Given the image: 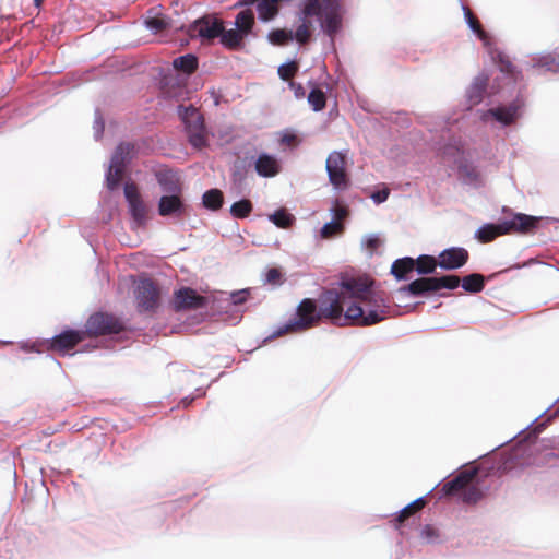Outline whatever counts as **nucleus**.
Listing matches in <instances>:
<instances>
[{
    "instance_id": "obj_31",
    "label": "nucleus",
    "mask_w": 559,
    "mask_h": 559,
    "mask_svg": "<svg viewBox=\"0 0 559 559\" xmlns=\"http://www.w3.org/2000/svg\"><path fill=\"white\" fill-rule=\"evenodd\" d=\"M257 10L259 17L266 22L277 15L278 5L276 4V0H260L257 5Z\"/></svg>"
},
{
    "instance_id": "obj_25",
    "label": "nucleus",
    "mask_w": 559,
    "mask_h": 559,
    "mask_svg": "<svg viewBox=\"0 0 559 559\" xmlns=\"http://www.w3.org/2000/svg\"><path fill=\"white\" fill-rule=\"evenodd\" d=\"M489 114L502 124H511L518 117V106L510 105L507 107H498L489 110Z\"/></svg>"
},
{
    "instance_id": "obj_33",
    "label": "nucleus",
    "mask_w": 559,
    "mask_h": 559,
    "mask_svg": "<svg viewBox=\"0 0 559 559\" xmlns=\"http://www.w3.org/2000/svg\"><path fill=\"white\" fill-rule=\"evenodd\" d=\"M202 201L206 209L217 211L223 205L224 195L218 189H210L203 194Z\"/></svg>"
},
{
    "instance_id": "obj_48",
    "label": "nucleus",
    "mask_w": 559,
    "mask_h": 559,
    "mask_svg": "<svg viewBox=\"0 0 559 559\" xmlns=\"http://www.w3.org/2000/svg\"><path fill=\"white\" fill-rule=\"evenodd\" d=\"M421 537L428 542H432L438 537V531L431 525H425L421 530Z\"/></svg>"
},
{
    "instance_id": "obj_10",
    "label": "nucleus",
    "mask_w": 559,
    "mask_h": 559,
    "mask_svg": "<svg viewBox=\"0 0 559 559\" xmlns=\"http://www.w3.org/2000/svg\"><path fill=\"white\" fill-rule=\"evenodd\" d=\"M124 197L129 203L130 212L133 219L139 225L144 224L147 217V207L143 202L135 183L127 182L124 185Z\"/></svg>"
},
{
    "instance_id": "obj_39",
    "label": "nucleus",
    "mask_w": 559,
    "mask_h": 559,
    "mask_svg": "<svg viewBox=\"0 0 559 559\" xmlns=\"http://www.w3.org/2000/svg\"><path fill=\"white\" fill-rule=\"evenodd\" d=\"M344 223L332 221L323 225V227L320 230V236L322 239H331L341 236L344 233Z\"/></svg>"
},
{
    "instance_id": "obj_43",
    "label": "nucleus",
    "mask_w": 559,
    "mask_h": 559,
    "mask_svg": "<svg viewBox=\"0 0 559 559\" xmlns=\"http://www.w3.org/2000/svg\"><path fill=\"white\" fill-rule=\"evenodd\" d=\"M308 102L314 111H320L326 105V96L320 88H313L308 95Z\"/></svg>"
},
{
    "instance_id": "obj_23",
    "label": "nucleus",
    "mask_w": 559,
    "mask_h": 559,
    "mask_svg": "<svg viewBox=\"0 0 559 559\" xmlns=\"http://www.w3.org/2000/svg\"><path fill=\"white\" fill-rule=\"evenodd\" d=\"M414 270L415 259L409 257L395 260L391 266V273L395 276L396 280L406 278L407 274Z\"/></svg>"
},
{
    "instance_id": "obj_45",
    "label": "nucleus",
    "mask_w": 559,
    "mask_h": 559,
    "mask_svg": "<svg viewBox=\"0 0 559 559\" xmlns=\"http://www.w3.org/2000/svg\"><path fill=\"white\" fill-rule=\"evenodd\" d=\"M145 24L154 33L162 32L168 27V22L163 15L148 17Z\"/></svg>"
},
{
    "instance_id": "obj_55",
    "label": "nucleus",
    "mask_w": 559,
    "mask_h": 559,
    "mask_svg": "<svg viewBox=\"0 0 559 559\" xmlns=\"http://www.w3.org/2000/svg\"><path fill=\"white\" fill-rule=\"evenodd\" d=\"M34 4L38 8L43 4L44 0H33Z\"/></svg>"
},
{
    "instance_id": "obj_49",
    "label": "nucleus",
    "mask_w": 559,
    "mask_h": 559,
    "mask_svg": "<svg viewBox=\"0 0 559 559\" xmlns=\"http://www.w3.org/2000/svg\"><path fill=\"white\" fill-rule=\"evenodd\" d=\"M333 212H334V219H333V222H342L343 223V221L348 215V210L345 206H342V205H336L333 209Z\"/></svg>"
},
{
    "instance_id": "obj_28",
    "label": "nucleus",
    "mask_w": 559,
    "mask_h": 559,
    "mask_svg": "<svg viewBox=\"0 0 559 559\" xmlns=\"http://www.w3.org/2000/svg\"><path fill=\"white\" fill-rule=\"evenodd\" d=\"M133 148L134 146L131 143H120L115 150L110 163L127 167L128 163L131 159V153Z\"/></svg>"
},
{
    "instance_id": "obj_4",
    "label": "nucleus",
    "mask_w": 559,
    "mask_h": 559,
    "mask_svg": "<svg viewBox=\"0 0 559 559\" xmlns=\"http://www.w3.org/2000/svg\"><path fill=\"white\" fill-rule=\"evenodd\" d=\"M179 116L185 123L190 144L195 148L206 145V131L204 119L200 111L193 106H179Z\"/></svg>"
},
{
    "instance_id": "obj_52",
    "label": "nucleus",
    "mask_w": 559,
    "mask_h": 559,
    "mask_svg": "<svg viewBox=\"0 0 559 559\" xmlns=\"http://www.w3.org/2000/svg\"><path fill=\"white\" fill-rule=\"evenodd\" d=\"M380 240L378 238H371L368 240V248L374 250L378 248Z\"/></svg>"
},
{
    "instance_id": "obj_38",
    "label": "nucleus",
    "mask_w": 559,
    "mask_h": 559,
    "mask_svg": "<svg viewBox=\"0 0 559 559\" xmlns=\"http://www.w3.org/2000/svg\"><path fill=\"white\" fill-rule=\"evenodd\" d=\"M270 221L280 228H288L293 225L295 218L285 209L275 211L270 216Z\"/></svg>"
},
{
    "instance_id": "obj_5",
    "label": "nucleus",
    "mask_w": 559,
    "mask_h": 559,
    "mask_svg": "<svg viewBox=\"0 0 559 559\" xmlns=\"http://www.w3.org/2000/svg\"><path fill=\"white\" fill-rule=\"evenodd\" d=\"M134 298L139 312L153 313L159 307L160 292L154 281L142 278L134 289Z\"/></svg>"
},
{
    "instance_id": "obj_41",
    "label": "nucleus",
    "mask_w": 559,
    "mask_h": 559,
    "mask_svg": "<svg viewBox=\"0 0 559 559\" xmlns=\"http://www.w3.org/2000/svg\"><path fill=\"white\" fill-rule=\"evenodd\" d=\"M461 278L457 275H443L441 277H435L436 292L440 289H455L459 287Z\"/></svg>"
},
{
    "instance_id": "obj_51",
    "label": "nucleus",
    "mask_w": 559,
    "mask_h": 559,
    "mask_svg": "<svg viewBox=\"0 0 559 559\" xmlns=\"http://www.w3.org/2000/svg\"><path fill=\"white\" fill-rule=\"evenodd\" d=\"M249 293L247 290H240L233 294V301L235 305L243 304L248 298Z\"/></svg>"
},
{
    "instance_id": "obj_13",
    "label": "nucleus",
    "mask_w": 559,
    "mask_h": 559,
    "mask_svg": "<svg viewBox=\"0 0 559 559\" xmlns=\"http://www.w3.org/2000/svg\"><path fill=\"white\" fill-rule=\"evenodd\" d=\"M205 304L206 298L199 295L194 289L190 287H182L175 292L173 300L174 309L176 311L185 309H199L204 307Z\"/></svg>"
},
{
    "instance_id": "obj_29",
    "label": "nucleus",
    "mask_w": 559,
    "mask_h": 559,
    "mask_svg": "<svg viewBox=\"0 0 559 559\" xmlns=\"http://www.w3.org/2000/svg\"><path fill=\"white\" fill-rule=\"evenodd\" d=\"M173 66L176 70L191 74L198 69V58L191 53L180 56L174 59Z\"/></svg>"
},
{
    "instance_id": "obj_53",
    "label": "nucleus",
    "mask_w": 559,
    "mask_h": 559,
    "mask_svg": "<svg viewBox=\"0 0 559 559\" xmlns=\"http://www.w3.org/2000/svg\"><path fill=\"white\" fill-rule=\"evenodd\" d=\"M294 140H295V135H285L283 139V141L287 142V143H290Z\"/></svg>"
},
{
    "instance_id": "obj_42",
    "label": "nucleus",
    "mask_w": 559,
    "mask_h": 559,
    "mask_svg": "<svg viewBox=\"0 0 559 559\" xmlns=\"http://www.w3.org/2000/svg\"><path fill=\"white\" fill-rule=\"evenodd\" d=\"M293 32L282 28L274 29L269 34L270 41L276 46H284L293 40Z\"/></svg>"
},
{
    "instance_id": "obj_6",
    "label": "nucleus",
    "mask_w": 559,
    "mask_h": 559,
    "mask_svg": "<svg viewBox=\"0 0 559 559\" xmlns=\"http://www.w3.org/2000/svg\"><path fill=\"white\" fill-rule=\"evenodd\" d=\"M86 333L91 336L118 334L123 330V323L114 314L97 312L86 322Z\"/></svg>"
},
{
    "instance_id": "obj_35",
    "label": "nucleus",
    "mask_w": 559,
    "mask_h": 559,
    "mask_svg": "<svg viewBox=\"0 0 559 559\" xmlns=\"http://www.w3.org/2000/svg\"><path fill=\"white\" fill-rule=\"evenodd\" d=\"M463 11L468 26L477 35V37L480 40L488 39L487 33L484 31L483 25L480 24L477 16L473 13V11L468 7H463Z\"/></svg>"
},
{
    "instance_id": "obj_22",
    "label": "nucleus",
    "mask_w": 559,
    "mask_h": 559,
    "mask_svg": "<svg viewBox=\"0 0 559 559\" xmlns=\"http://www.w3.org/2000/svg\"><path fill=\"white\" fill-rule=\"evenodd\" d=\"M162 91L169 98H180L183 96L186 87L178 78L168 76L163 79Z\"/></svg>"
},
{
    "instance_id": "obj_14",
    "label": "nucleus",
    "mask_w": 559,
    "mask_h": 559,
    "mask_svg": "<svg viewBox=\"0 0 559 559\" xmlns=\"http://www.w3.org/2000/svg\"><path fill=\"white\" fill-rule=\"evenodd\" d=\"M185 210L183 202L179 193L163 195L158 202V213L160 216L181 215Z\"/></svg>"
},
{
    "instance_id": "obj_7",
    "label": "nucleus",
    "mask_w": 559,
    "mask_h": 559,
    "mask_svg": "<svg viewBox=\"0 0 559 559\" xmlns=\"http://www.w3.org/2000/svg\"><path fill=\"white\" fill-rule=\"evenodd\" d=\"M223 32V21L213 14H206L194 21L188 28L191 38H200L202 41H212Z\"/></svg>"
},
{
    "instance_id": "obj_46",
    "label": "nucleus",
    "mask_w": 559,
    "mask_h": 559,
    "mask_svg": "<svg viewBox=\"0 0 559 559\" xmlns=\"http://www.w3.org/2000/svg\"><path fill=\"white\" fill-rule=\"evenodd\" d=\"M310 22L304 21L295 32V38L299 44H306L311 37Z\"/></svg>"
},
{
    "instance_id": "obj_1",
    "label": "nucleus",
    "mask_w": 559,
    "mask_h": 559,
    "mask_svg": "<svg viewBox=\"0 0 559 559\" xmlns=\"http://www.w3.org/2000/svg\"><path fill=\"white\" fill-rule=\"evenodd\" d=\"M373 285L374 281L367 276L343 280L342 292L328 289L321 295L320 318L340 326H370L382 322L391 307L385 294L376 290Z\"/></svg>"
},
{
    "instance_id": "obj_50",
    "label": "nucleus",
    "mask_w": 559,
    "mask_h": 559,
    "mask_svg": "<svg viewBox=\"0 0 559 559\" xmlns=\"http://www.w3.org/2000/svg\"><path fill=\"white\" fill-rule=\"evenodd\" d=\"M389 194H390L389 189H383V190H380V191L373 192V193L371 194V199H372L376 203L380 204V203H382V202L386 201V199L389 198Z\"/></svg>"
},
{
    "instance_id": "obj_30",
    "label": "nucleus",
    "mask_w": 559,
    "mask_h": 559,
    "mask_svg": "<svg viewBox=\"0 0 559 559\" xmlns=\"http://www.w3.org/2000/svg\"><path fill=\"white\" fill-rule=\"evenodd\" d=\"M437 266H439L438 257L423 254L415 260V269L419 274H431Z\"/></svg>"
},
{
    "instance_id": "obj_21",
    "label": "nucleus",
    "mask_w": 559,
    "mask_h": 559,
    "mask_svg": "<svg viewBox=\"0 0 559 559\" xmlns=\"http://www.w3.org/2000/svg\"><path fill=\"white\" fill-rule=\"evenodd\" d=\"M405 289L413 296H420L426 293L436 292L435 277H420L407 285Z\"/></svg>"
},
{
    "instance_id": "obj_16",
    "label": "nucleus",
    "mask_w": 559,
    "mask_h": 559,
    "mask_svg": "<svg viewBox=\"0 0 559 559\" xmlns=\"http://www.w3.org/2000/svg\"><path fill=\"white\" fill-rule=\"evenodd\" d=\"M322 20V28L330 36L333 37L338 33L342 26V17L340 9H330L322 11L319 16Z\"/></svg>"
},
{
    "instance_id": "obj_44",
    "label": "nucleus",
    "mask_w": 559,
    "mask_h": 559,
    "mask_svg": "<svg viewBox=\"0 0 559 559\" xmlns=\"http://www.w3.org/2000/svg\"><path fill=\"white\" fill-rule=\"evenodd\" d=\"M298 68L299 67L296 61L282 64L278 68V75L283 81H289L296 75Z\"/></svg>"
},
{
    "instance_id": "obj_32",
    "label": "nucleus",
    "mask_w": 559,
    "mask_h": 559,
    "mask_svg": "<svg viewBox=\"0 0 559 559\" xmlns=\"http://www.w3.org/2000/svg\"><path fill=\"white\" fill-rule=\"evenodd\" d=\"M488 85L487 76H478L469 88L468 97L472 104L481 102Z\"/></svg>"
},
{
    "instance_id": "obj_56",
    "label": "nucleus",
    "mask_w": 559,
    "mask_h": 559,
    "mask_svg": "<svg viewBox=\"0 0 559 559\" xmlns=\"http://www.w3.org/2000/svg\"><path fill=\"white\" fill-rule=\"evenodd\" d=\"M556 414H558V415H559V407L557 408Z\"/></svg>"
},
{
    "instance_id": "obj_20",
    "label": "nucleus",
    "mask_w": 559,
    "mask_h": 559,
    "mask_svg": "<svg viewBox=\"0 0 559 559\" xmlns=\"http://www.w3.org/2000/svg\"><path fill=\"white\" fill-rule=\"evenodd\" d=\"M235 25L237 29L247 37L253 26H254V13L251 8H246L241 10L237 15L235 20Z\"/></svg>"
},
{
    "instance_id": "obj_9",
    "label": "nucleus",
    "mask_w": 559,
    "mask_h": 559,
    "mask_svg": "<svg viewBox=\"0 0 559 559\" xmlns=\"http://www.w3.org/2000/svg\"><path fill=\"white\" fill-rule=\"evenodd\" d=\"M85 333L82 331L67 330L47 342V349L59 354H67L79 343L83 342Z\"/></svg>"
},
{
    "instance_id": "obj_15",
    "label": "nucleus",
    "mask_w": 559,
    "mask_h": 559,
    "mask_svg": "<svg viewBox=\"0 0 559 559\" xmlns=\"http://www.w3.org/2000/svg\"><path fill=\"white\" fill-rule=\"evenodd\" d=\"M254 167L255 171L261 177H275L281 171V165L276 157L266 153L258 156Z\"/></svg>"
},
{
    "instance_id": "obj_47",
    "label": "nucleus",
    "mask_w": 559,
    "mask_h": 559,
    "mask_svg": "<svg viewBox=\"0 0 559 559\" xmlns=\"http://www.w3.org/2000/svg\"><path fill=\"white\" fill-rule=\"evenodd\" d=\"M282 273L278 269H270L265 275V282L271 285H276L281 282Z\"/></svg>"
},
{
    "instance_id": "obj_19",
    "label": "nucleus",
    "mask_w": 559,
    "mask_h": 559,
    "mask_svg": "<svg viewBox=\"0 0 559 559\" xmlns=\"http://www.w3.org/2000/svg\"><path fill=\"white\" fill-rule=\"evenodd\" d=\"M426 506V500L424 498H418L412 503L407 504L403 508L394 519L395 528H401L402 525L414 514L423 510Z\"/></svg>"
},
{
    "instance_id": "obj_12",
    "label": "nucleus",
    "mask_w": 559,
    "mask_h": 559,
    "mask_svg": "<svg viewBox=\"0 0 559 559\" xmlns=\"http://www.w3.org/2000/svg\"><path fill=\"white\" fill-rule=\"evenodd\" d=\"M468 259L469 253L465 248L451 247L439 253L438 263L441 269L450 271L464 266Z\"/></svg>"
},
{
    "instance_id": "obj_17",
    "label": "nucleus",
    "mask_w": 559,
    "mask_h": 559,
    "mask_svg": "<svg viewBox=\"0 0 559 559\" xmlns=\"http://www.w3.org/2000/svg\"><path fill=\"white\" fill-rule=\"evenodd\" d=\"M330 9H340V0H307L302 13L305 17L320 16Z\"/></svg>"
},
{
    "instance_id": "obj_27",
    "label": "nucleus",
    "mask_w": 559,
    "mask_h": 559,
    "mask_svg": "<svg viewBox=\"0 0 559 559\" xmlns=\"http://www.w3.org/2000/svg\"><path fill=\"white\" fill-rule=\"evenodd\" d=\"M464 290L476 294L480 293L485 287V277L479 273H472L464 276L461 281Z\"/></svg>"
},
{
    "instance_id": "obj_37",
    "label": "nucleus",
    "mask_w": 559,
    "mask_h": 559,
    "mask_svg": "<svg viewBox=\"0 0 559 559\" xmlns=\"http://www.w3.org/2000/svg\"><path fill=\"white\" fill-rule=\"evenodd\" d=\"M462 502L466 504H476L484 498L483 490L474 484V481L465 488L460 497Z\"/></svg>"
},
{
    "instance_id": "obj_26",
    "label": "nucleus",
    "mask_w": 559,
    "mask_h": 559,
    "mask_svg": "<svg viewBox=\"0 0 559 559\" xmlns=\"http://www.w3.org/2000/svg\"><path fill=\"white\" fill-rule=\"evenodd\" d=\"M157 181L167 193H180L181 187L179 179L171 171H164L157 174Z\"/></svg>"
},
{
    "instance_id": "obj_54",
    "label": "nucleus",
    "mask_w": 559,
    "mask_h": 559,
    "mask_svg": "<svg viewBox=\"0 0 559 559\" xmlns=\"http://www.w3.org/2000/svg\"><path fill=\"white\" fill-rule=\"evenodd\" d=\"M304 92H302V86L299 84L296 88V95H302Z\"/></svg>"
},
{
    "instance_id": "obj_36",
    "label": "nucleus",
    "mask_w": 559,
    "mask_h": 559,
    "mask_svg": "<svg viewBox=\"0 0 559 559\" xmlns=\"http://www.w3.org/2000/svg\"><path fill=\"white\" fill-rule=\"evenodd\" d=\"M534 67L542 68L550 72H559V52L555 51L540 57Z\"/></svg>"
},
{
    "instance_id": "obj_34",
    "label": "nucleus",
    "mask_w": 559,
    "mask_h": 559,
    "mask_svg": "<svg viewBox=\"0 0 559 559\" xmlns=\"http://www.w3.org/2000/svg\"><path fill=\"white\" fill-rule=\"evenodd\" d=\"M124 171L126 167L110 163L106 175V182L108 189L114 190L119 186L123 178Z\"/></svg>"
},
{
    "instance_id": "obj_24",
    "label": "nucleus",
    "mask_w": 559,
    "mask_h": 559,
    "mask_svg": "<svg viewBox=\"0 0 559 559\" xmlns=\"http://www.w3.org/2000/svg\"><path fill=\"white\" fill-rule=\"evenodd\" d=\"M218 37L221 38V43L224 47L230 50H238L242 45L245 35H242L237 28L225 31L223 27V32Z\"/></svg>"
},
{
    "instance_id": "obj_8",
    "label": "nucleus",
    "mask_w": 559,
    "mask_h": 559,
    "mask_svg": "<svg viewBox=\"0 0 559 559\" xmlns=\"http://www.w3.org/2000/svg\"><path fill=\"white\" fill-rule=\"evenodd\" d=\"M326 171L330 182L338 189L348 185L347 175V152L334 151L326 158Z\"/></svg>"
},
{
    "instance_id": "obj_40",
    "label": "nucleus",
    "mask_w": 559,
    "mask_h": 559,
    "mask_svg": "<svg viewBox=\"0 0 559 559\" xmlns=\"http://www.w3.org/2000/svg\"><path fill=\"white\" fill-rule=\"evenodd\" d=\"M252 203L248 199L235 202L230 207V213L235 218H246L252 212Z\"/></svg>"
},
{
    "instance_id": "obj_18",
    "label": "nucleus",
    "mask_w": 559,
    "mask_h": 559,
    "mask_svg": "<svg viewBox=\"0 0 559 559\" xmlns=\"http://www.w3.org/2000/svg\"><path fill=\"white\" fill-rule=\"evenodd\" d=\"M491 58L499 67V70L502 73L508 74L511 79L516 81L519 79L520 72L516 70L515 66L510 60L509 56H507L503 51L499 49H493L491 51Z\"/></svg>"
},
{
    "instance_id": "obj_2",
    "label": "nucleus",
    "mask_w": 559,
    "mask_h": 559,
    "mask_svg": "<svg viewBox=\"0 0 559 559\" xmlns=\"http://www.w3.org/2000/svg\"><path fill=\"white\" fill-rule=\"evenodd\" d=\"M540 218L523 213L514 214L510 219L498 224H485L476 231V238L487 243L497 237L508 234H532L538 226Z\"/></svg>"
},
{
    "instance_id": "obj_11",
    "label": "nucleus",
    "mask_w": 559,
    "mask_h": 559,
    "mask_svg": "<svg viewBox=\"0 0 559 559\" xmlns=\"http://www.w3.org/2000/svg\"><path fill=\"white\" fill-rule=\"evenodd\" d=\"M477 474L478 468L476 467L460 472L453 479L443 484L442 495L447 497L460 495L461 497L465 488L475 480Z\"/></svg>"
},
{
    "instance_id": "obj_3",
    "label": "nucleus",
    "mask_w": 559,
    "mask_h": 559,
    "mask_svg": "<svg viewBox=\"0 0 559 559\" xmlns=\"http://www.w3.org/2000/svg\"><path fill=\"white\" fill-rule=\"evenodd\" d=\"M321 320L317 304L313 299H302L296 310V318L278 328L273 336L280 337L285 334L300 333L314 326Z\"/></svg>"
}]
</instances>
